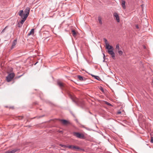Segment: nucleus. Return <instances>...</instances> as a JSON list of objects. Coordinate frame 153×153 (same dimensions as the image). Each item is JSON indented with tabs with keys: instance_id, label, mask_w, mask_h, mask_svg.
<instances>
[{
	"instance_id": "f257e3e1",
	"label": "nucleus",
	"mask_w": 153,
	"mask_h": 153,
	"mask_svg": "<svg viewBox=\"0 0 153 153\" xmlns=\"http://www.w3.org/2000/svg\"><path fill=\"white\" fill-rule=\"evenodd\" d=\"M23 10H20L19 12V14L22 18V19L21 20L20 23L22 25L25 21L26 20L27 18L24 17V15H23Z\"/></svg>"
},
{
	"instance_id": "f03ea898",
	"label": "nucleus",
	"mask_w": 153,
	"mask_h": 153,
	"mask_svg": "<svg viewBox=\"0 0 153 153\" xmlns=\"http://www.w3.org/2000/svg\"><path fill=\"white\" fill-rule=\"evenodd\" d=\"M15 76V74L13 73L9 74L6 77L7 80L8 82L10 81Z\"/></svg>"
},
{
	"instance_id": "7ed1b4c3",
	"label": "nucleus",
	"mask_w": 153,
	"mask_h": 153,
	"mask_svg": "<svg viewBox=\"0 0 153 153\" xmlns=\"http://www.w3.org/2000/svg\"><path fill=\"white\" fill-rule=\"evenodd\" d=\"M74 135L79 138H83L84 137V136L83 134L79 133L74 132Z\"/></svg>"
},
{
	"instance_id": "20e7f679",
	"label": "nucleus",
	"mask_w": 153,
	"mask_h": 153,
	"mask_svg": "<svg viewBox=\"0 0 153 153\" xmlns=\"http://www.w3.org/2000/svg\"><path fill=\"white\" fill-rule=\"evenodd\" d=\"M30 12V9L28 7H27L25 10V14L24 13H23V15H24V17H26V18H27L29 14V13Z\"/></svg>"
},
{
	"instance_id": "39448f33",
	"label": "nucleus",
	"mask_w": 153,
	"mask_h": 153,
	"mask_svg": "<svg viewBox=\"0 0 153 153\" xmlns=\"http://www.w3.org/2000/svg\"><path fill=\"white\" fill-rule=\"evenodd\" d=\"M108 53L111 55L112 57L115 59V53L113 51V50L108 51Z\"/></svg>"
},
{
	"instance_id": "423d86ee",
	"label": "nucleus",
	"mask_w": 153,
	"mask_h": 153,
	"mask_svg": "<svg viewBox=\"0 0 153 153\" xmlns=\"http://www.w3.org/2000/svg\"><path fill=\"white\" fill-rule=\"evenodd\" d=\"M57 83L58 85L61 88H62L65 86V84L60 81H58Z\"/></svg>"
},
{
	"instance_id": "0eeeda50",
	"label": "nucleus",
	"mask_w": 153,
	"mask_h": 153,
	"mask_svg": "<svg viewBox=\"0 0 153 153\" xmlns=\"http://www.w3.org/2000/svg\"><path fill=\"white\" fill-rule=\"evenodd\" d=\"M114 16L117 22H120V18L118 14L117 13H115L114 14Z\"/></svg>"
},
{
	"instance_id": "6e6552de",
	"label": "nucleus",
	"mask_w": 153,
	"mask_h": 153,
	"mask_svg": "<svg viewBox=\"0 0 153 153\" xmlns=\"http://www.w3.org/2000/svg\"><path fill=\"white\" fill-rule=\"evenodd\" d=\"M19 150L18 149H15L12 150H8L5 153H15Z\"/></svg>"
},
{
	"instance_id": "1a4fd4ad",
	"label": "nucleus",
	"mask_w": 153,
	"mask_h": 153,
	"mask_svg": "<svg viewBox=\"0 0 153 153\" xmlns=\"http://www.w3.org/2000/svg\"><path fill=\"white\" fill-rule=\"evenodd\" d=\"M105 48L106 49H108V51L113 50V47L111 45H110L109 44L108 45V46H105Z\"/></svg>"
},
{
	"instance_id": "9d476101",
	"label": "nucleus",
	"mask_w": 153,
	"mask_h": 153,
	"mask_svg": "<svg viewBox=\"0 0 153 153\" xmlns=\"http://www.w3.org/2000/svg\"><path fill=\"white\" fill-rule=\"evenodd\" d=\"M16 43H17L16 40H14V41H13L12 44V47L11 48V49H13V48H14L15 47V45H16Z\"/></svg>"
},
{
	"instance_id": "9b49d317",
	"label": "nucleus",
	"mask_w": 153,
	"mask_h": 153,
	"mask_svg": "<svg viewBox=\"0 0 153 153\" xmlns=\"http://www.w3.org/2000/svg\"><path fill=\"white\" fill-rule=\"evenodd\" d=\"M125 3H126V2H125V1H124V0H122L121 5H122V7L123 8V9H125L126 8V6L125 5Z\"/></svg>"
},
{
	"instance_id": "f8f14e48",
	"label": "nucleus",
	"mask_w": 153,
	"mask_h": 153,
	"mask_svg": "<svg viewBox=\"0 0 153 153\" xmlns=\"http://www.w3.org/2000/svg\"><path fill=\"white\" fill-rule=\"evenodd\" d=\"M62 123L64 125H66L68 123V122L66 120H60Z\"/></svg>"
},
{
	"instance_id": "ddd939ff",
	"label": "nucleus",
	"mask_w": 153,
	"mask_h": 153,
	"mask_svg": "<svg viewBox=\"0 0 153 153\" xmlns=\"http://www.w3.org/2000/svg\"><path fill=\"white\" fill-rule=\"evenodd\" d=\"M34 29H31V31H30V33H28V36H30L31 35H33L34 34Z\"/></svg>"
},
{
	"instance_id": "4468645a",
	"label": "nucleus",
	"mask_w": 153,
	"mask_h": 153,
	"mask_svg": "<svg viewBox=\"0 0 153 153\" xmlns=\"http://www.w3.org/2000/svg\"><path fill=\"white\" fill-rule=\"evenodd\" d=\"M102 19L101 17L100 16H99L98 18V20L99 23L100 25H102Z\"/></svg>"
},
{
	"instance_id": "2eb2a0df",
	"label": "nucleus",
	"mask_w": 153,
	"mask_h": 153,
	"mask_svg": "<svg viewBox=\"0 0 153 153\" xmlns=\"http://www.w3.org/2000/svg\"><path fill=\"white\" fill-rule=\"evenodd\" d=\"M72 32L73 36L75 37L77 34L76 32L74 30H72Z\"/></svg>"
},
{
	"instance_id": "dca6fc26",
	"label": "nucleus",
	"mask_w": 153,
	"mask_h": 153,
	"mask_svg": "<svg viewBox=\"0 0 153 153\" xmlns=\"http://www.w3.org/2000/svg\"><path fill=\"white\" fill-rule=\"evenodd\" d=\"M103 40L104 42H105V46H108V45L109 44L108 43V42L107 39H106L104 38L103 39Z\"/></svg>"
},
{
	"instance_id": "f3484780",
	"label": "nucleus",
	"mask_w": 153,
	"mask_h": 153,
	"mask_svg": "<svg viewBox=\"0 0 153 153\" xmlns=\"http://www.w3.org/2000/svg\"><path fill=\"white\" fill-rule=\"evenodd\" d=\"M73 149H80V148L78 146H73Z\"/></svg>"
},
{
	"instance_id": "a211bd4d",
	"label": "nucleus",
	"mask_w": 153,
	"mask_h": 153,
	"mask_svg": "<svg viewBox=\"0 0 153 153\" xmlns=\"http://www.w3.org/2000/svg\"><path fill=\"white\" fill-rule=\"evenodd\" d=\"M78 78L81 81H82L83 80V78L81 76H78Z\"/></svg>"
},
{
	"instance_id": "6ab92c4d",
	"label": "nucleus",
	"mask_w": 153,
	"mask_h": 153,
	"mask_svg": "<svg viewBox=\"0 0 153 153\" xmlns=\"http://www.w3.org/2000/svg\"><path fill=\"white\" fill-rule=\"evenodd\" d=\"M119 46L118 44H117L116 45V49L117 50H119Z\"/></svg>"
},
{
	"instance_id": "aec40b11",
	"label": "nucleus",
	"mask_w": 153,
	"mask_h": 153,
	"mask_svg": "<svg viewBox=\"0 0 153 153\" xmlns=\"http://www.w3.org/2000/svg\"><path fill=\"white\" fill-rule=\"evenodd\" d=\"M73 145H70L68 146H67V147L69 148V149H73Z\"/></svg>"
},
{
	"instance_id": "412c9836",
	"label": "nucleus",
	"mask_w": 153,
	"mask_h": 153,
	"mask_svg": "<svg viewBox=\"0 0 153 153\" xmlns=\"http://www.w3.org/2000/svg\"><path fill=\"white\" fill-rule=\"evenodd\" d=\"M22 26V25L19 22L18 24V27H21Z\"/></svg>"
},
{
	"instance_id": "4be33fe9",
	"label": "nucleus",
	"mask_w": 153,
	"mask_h": 153,
	"mask_svg": "<svg viewBox=\"0 0 153 153\" xmlns=\"http://www.w3.org/2000/svg\"><path fill=\"white\" fill-rule=\"evenodd\" d=\"M118 53L120 55H122L123 53V52L119 50L118 51Z\"/></svg>"
},
{
	"instance_id": "5701e85b",
	"label": "nucleus",
	"mask_w": 153,
	"mask_h": 153,
	"mask_svg": "<svg viewBox=\"0 0 153 153\" xmlns=\"http://www.w3.org/2000/svg\"><path fill=\"white\" fill-rule=\"evenodd\" d=\"M105 103L107 104V105L109 106H112L111 105L110 103H109L108 102H105Z\"/></svg>"
},
{
	"instance_id": "b1692460",
	"label": "nucleus",
	"mask_w": 153,
	"mask_h": 153,
	"mask_svg": "<svg viewBox=\"0 0 153 153\" xmlns=\"http://www.w3.org/2000/svg\"><path fill=\"white\" fill-rule=\"evenodd\" d=\"M91 76H93V77H95L96 79H98V78H99V77L98 76H94V75H93L92 74L91 75Z\"/></svg>"
},
{
	"instance_id": "393cba45",
	"label": "nucleus",
	"mask_w": 153,
	"mask_h": 153,
	"mask_svg": "<svg viewBox=\"0 0 153 153\" xmlns=\"http://www.w3.org/2000/svg\"><path fill=\"white\" fill-rule=\"evenodd\" d=\"M100 89L101 90V91H102V92H104V90L102 87H100Z\"/></svg>"
},
{
	"instance_id": "a878e982",
	"label": "nucleus",
	"mask_w": 153,
	"mask_h": 153,
	"mask_svg": "<svg viewBox=\"0 0 153 153\" xmlns=\"http://www.w3.org/2000/svg\"><path fill=\"white\" fill-rule=\"evenodd\" d=\"M150 142L151 143H153V137H151V140Z\"/></svg>"
},
{
	"instance_id": "bb28decb",
	"label": "nucleus",
	"mask_w": 153,
	"mask_h": 153,
	"mask_svg": "<svg viewBox=\"0 0 153 153\" xmlns=\"http://www.w3.org/2000/svg\"><path fill=\"white\" fill-rule=\"evenodd\" d=\"M60 146H61V147L64 148H66L67 147V146L63 145H60Z\"/></svg>"
},
{
	"instance_id": "cd10ccee",
	"label": "nucleus",
	"mask_w": 153,
	"mask_h": 153,
	"mask_svg": "<svg viewBox=\"0 0 153 153\" xmlns=\"http://www.w3.org/2000/svg\"><path fill=\"white\" fill-rule=\"evenodd\" d=\"M19 119L21 120V119H22L23 118V116H19Z\"/></svg>"
},
{
	"instance_id": "c85d7f7f",
	"label": "nucleus",
	"mask_w": 153,
	"mask_h": 153,
	"mask_svg": "<svg viewBox=\"0 0 153 153\" xmlns=\"http://www.w3.org/2000/svg\"><path fill=\"white\" fill-rule=\"evenodd\" d=\"M135 27L137 29H139V27L138 25H135Z\"/></svg>"
},
{
	"instance_id": "c756f323",
	"label": "nucleus",
	"mask_w": 153,
	"mask_h": 153,
	"mask_svg": "<svg viewBox=\"0 0 153 153\" xmlns=\"http://www.w3.org/2000/svg\"><path fill=\"white\" fill-rule=\"evenodd\" d=\"M121 112L120 111H118L117 112V113L118 114H121Z\"/></svg>"
},
{
	"instance_id": "7c9ffc66",
	"label": "nucleus",
	"mask_w": 153,
	"mask_h": 153,
	"mask_svg": "<svg viewBox=\"0 0 153 153\" xmlns=\"http://www.w3.org/2000/svg\"><path fill=\"white\" fill-rule=\"evenodd\" d=\"M7 27H7H6L4 28V29L3 30H2V32H4V30H5V28H6Z\"/></svg>"
},
{
	"instance_id": "2f4dec72",
	"label": "nucleus",
	"mask_w": 153,
	"mask_h": 153,
	"mask_svg": "<svg viewBox=\"0 0 153 153\" xmlns=\"http://www.w3.org/2000/svg\"><path fill=\"white\" fill-rule=\"evenodd\" d=\"M152 83L153 84V81H152Z\"/></svg>"
}]
</instances>
